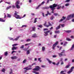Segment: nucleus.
Returning a JSON list of instances; mask_svg holds the SVG:
<instances>
[{
  "label": "nucleus",
  "instance_id": "1",
  "mask_svg": "<svg viewBox=\"0 0 74 74\" xmlns=\"http://www.w3.org/2000/svg\"><path fill=\"white\" fill-rule=\"evenodd\" d=\"M58 5V4H56L54 3L52 5H50L49 6V8L51 9L52 10V13H54V10L55 9V7H56V6Z\"/></svg>",
  "mask_w": 74,
  "mask_h": 74
},
{
  "label": "nucleus",
  "instance_id": "2",
  "mask_svg": "<svg viewBox=\"0 0 74 74\" xmlns=\"http://www.w3.org/2000/svg\"><path fill=\"white\" fill-rule=\"evenodd\" d=\"M15 13L13 15L14 17H15L16 19H22L21 17H20V16L17 14H18V12H16V11H15Z\"/></svg>",
  "mask_w": 74,
  "mask_h": 74
},
{
  "label": "nucleus",
  "instance_id": "3",
  "mask_svg": "<svg viewBox=\"0 0 74 74\" xmlns=\"http://www.w3.org/2000/svg\"><path fill=\"white\" fill-rule=\"evenodd\" d=\"M65 53V50H63L60 53H58V55L60 57H62V56H66Z\"/></svg>",
  "mask_w": 74,
  "mask_h": 74
},
{
  "label": "nucleus",
  "instance_id": "4",
  "mask_svg": "<svg viewBox=\"0 0 74 74\" xmlns=\"http://www.w3.org/2000/svg\"><path fill=\"white\" fill-rule=\"evenodd\" d=\"M20 3V1L19 0L17 1L15 3V5L17 8L19 9L21 8L20 6L19 5Z\"/></svg>",
  "mask_w": 74,
  "mask_h": 74
},
{
  "label": "nucleus",
  "instance_id": "5",
  "mask_svg": "<svg viewBox=\"0 0 74 74\" xmlns=\"http://www.w3.org/2000/svg\"><path fill=\"white\" fill-rule=\"evenodd\" d=\"M74 14H72L69 15H68L67 18V20H70V19H71V18H74Z\"/></svg>",
  "mask_w": 74,
  "mask_h": 74
},
{
  "label": "nucleus",
  "instance_id": "6",
  "mask_svg": "<svg viewBox=\"0 0 74 74\" xmlns=\"http://www.w3.org/2000/svg\"><path fill=\"white\" fill-rule=\"evenodd\" d=\"M35 68H36L33 69V71H38V70L41 69V68L38 66H36Z\"/></svg>",
  "mask_w": 74,
  "mask_h": 74
},
{
  "label": "nucleus",
  "instance_id": "7",
  "mask_svg": "<svg viewBox=\"0 0 74 74\" xmlns=\"http://www.w3.org/2000/svg\"><path fill=\"white\" fill-rule=\"evenodd\" d=\"M58 44H59V42L58 41H57L55 44H53V49H54V50L55 49V48L56 47L57 45H58Z\"/></svg>",
  "mask_w": 74,
  "mask_h": 74
},
{
  "label": "nucleus",
  "instance_id": "8",
  "mask_svg": "<svg viewBox=\"0 0 74 74\" xmlns=\"http://www.w3.org/2000/svg\"><path fill=\"white\" fill-rule=\"evenodd\" d=\"M24 70H24V71H25V73H26V72H27V71H26L27 70H32V68L31 67L28 68V67H27L24 68Z\"/></svg>",
  "mask_w": 74,
  "mask_h": 74
},
{
  "label": "nucleus",
  "instance_id": "9",
  "mask_svg": "<svg viewBox=\"0 0 74 74\" xmlns=\"http://www.w3.org/2000/svg\"><path fill=\"white\" fill-rule=\"evenodd\" d=\"M50 32V30H48L47 31H45L44 32V35L45 36H47L48 35L49 33V32Z\"/></svg>",
  "mask_w": 74,
  "mask_h": 74
},
{
  "label": "nucleus",
  "instance_id": "10",
  "mask_svg": "<svg viewBox=\"0 0 74 74\" xmlns=\"http://www.w3.org/2000/svg\"><path fill=\"white\" fill-rule=\"evenodd\" d=\"M11 58L12 59H13V60H16L17 59L18 57L16 56H12L11 57Z\"/></svg>",
  "mask_w": 74,
  "mask_h": 74
},
{
  "label": "nucleus",
  "instance_id": "11",
  "mask_svg": "<svg viewBox=\"0 0 74 74\" xmlns=\"http://www.w3.org/2000/svg\"><path fill=\"white\" fill-rule=\"evenodd\" d=\"M20 36H18V37H17L16 38L14 39L13 40V41H17L18 39H19V38L20 37Z\"/></svg>",
  "mask_w": 74,
  "mask_h": 74
},
{
  "label": "nucleus",
  "instance_id": "12",
  "mask_svg": "<svg viewBox=\"0 0 74 74\" xmlns=\"http://www.w3.org/2000/svg\"><path fill=\"white\" fill-rule=\"evenodd\" d=\"M58 6V7L57 8V10H59V9H60L62 7V6L60 5H57V7Z\"/></svg>",
  "mask_w": 74,
  "mask_h": 74
},
{
  "label": "nucleus",
  "instance_id": "13",
  "mask_svg": "<svg viewBox=\"0 0 74 74\" xmlns=\"http://www.w3.org/2000/svg\"><path fill=\"white\" fill-rule=\"evenodd\" d=\"M60 31L59 30H57V31H55V33H56V34H59L60 33Z\"/></svg>",
  "mask_w": 74,
  "mask_h": 74
},
{
  "label": "nucleus",
  "instance_id": "14",
  "mask_svg": "<svg viewBox=\"0 0 74 74\" xmlns=\"http://www.w3.org/2000/svg\"><path fill=\"white\" fill-rule=\"evenodd\" d=\"M16 48H17V47H12V50H15L16 49Z\"/></svg>",
  "mask_w": 74,
  "mask_h": 74
},
{
  "label": "nucleus",
  "instance_id": "15",
  "mask_svg": "<svg viewBox=\"0 0 74 74\" xmlns=\"http://www.w3.org/2000/svg\"><path fill=\"white\" fill-rule=\"evenodd\" d=\"M32 37L33 38H36V37H37V36L36 35V34H35L33 35L32 36Z\"/></svg>",
  "mask_w": 74,
  "mask_h": 74
},
{
  "label": "nucleus",
  "instance_id": "16",
  "mask_svg": "<svg viewBox=\"0 0 74 74\" xmlns=\"http://www.w3.org/2000/svg\"><path fill=\"white\" fill-rule=\"evenodd\" d=\"M48 25H47L48 27L49 26H52V25L51 24V23H50V22H48Z\"/></svg>",
  "mask_w": 74,
  "mask_h": 74
},
{
  "label": "nucleus",
  "instance_id": "17",
  "mask_svg": "<svg viewBox=\"0 0 74 74\" xmlns=\"http://www.w3.org/2000/svg\"><path fill=\"white\" fill-rule=\"evenodd\" d=\"M0 22H5V20H4L3 19L0 18Z\"/></svg>",
  "mask_w": 74,
  "mask_h": 74
},
{
  "label": "nucleus",
  "instance_id": "18",
  "mask_svg": "<svg viewBox=\"0 0 74 74\" xmlns=\"http://www.w3.org/2000/svg\"><path fill=\"white\" fill-rule=\"evenodd\" d=\"M7 17H8V18H11V15L10 14L7 13Z\"/></svg>",
  "mask_w": 74,
  "mask_h": 74
},
{
  "label": "nucleus",
  "instance_id": "19",
  "mask_svg": "<svg viewBox=\"0 0 74 74\" xmlns=\"http://www.w3.org/2000/svg\"><path fill=\"white\" fill-rule=\"evenodd\" d=\"M60 28V25H59L58 27H56V30H58V29H59Z\"/></svg>",
  "mask_w": 74,
  "mask_h": 74
},
{
  "label": "nucleus",
  "instance_id": "20",
  "mask_svg": "<svg viewBox=\"0 0 74 74\" xmlns=\"http://www.w3.org/2000/svg\"><path fill=\"white\" fill-rule=\"evenodd\" d=\"M74 44H73L72 46L71 49H70V51H72V50H73V49H74Z\"/></svg>",
  "mask_w": 74,
  "mask_h": 74
},
{
  "label": "nucleus",
  "instance_id": "21",
  "mask_svg": "<svg viewBox=\"0 0 74 74\" xmlns=\"http://www.w3.org/2000/svg\"><path fill=\"white\" fill-rule=\"evenodd\" d=\"M36 27H32V30L34 32H35V30L36 29Z\"/></svg>",
  "mask_w": 74,
  "mask_h": 74
},
{
  "label": "nucleus",
  "instance_id": "22",
  "mask_svg": "<svg viewBox=\"0 0 74 74\" xmlns=\"http://www.w3.org/2000/svg\"><path fill=\"white\" fill-rule=\"evenodd\" d=\"M47 60H48V62H49V63L50 64H51V63H52V61L50 60H49V59H48V58H47Z\"/></svg>",
  "mask_w": 74,
  "mask_h": 74
},
{
  "label": "nucleus",
  "instance_id": "23",
  "mask_svg": "<svg viewBox=\"0 0 74 74\" xmlns=\"http://www.w3.org/2000/svg\"><path fill=\"white\" fill-rule=\"evenodd\" d=\"M44 25L45 26V27H48L47 26V25H47V22L46 21H45V23L44 24Z\"/></svg>",
  "mask_w": 74,
  "mask_h": 74
},
{
  "label": "nucleus",
  "instance_id": "24",
  "mask_svg": "<svg viewBox=\"0 0 74 74\" xmlns=\"http://www.w3.org/2000/svg\"><path fill=\"white\" fill-rule=\"evenodd\" d=\"M12 7V6H10L6 8V10H8V9H10V8H11Z\"/></svg>",
  "mask_w": 74,
  "mask_h": 74
},
{
  "label": "nucleus",
  "instance_id": "25",
  "mask_svg": "<svg viewBox=\"0 0 74 74\" xmlns=\"http://www.w3.org/2000/svg\"><path fill=\"white\" fill-rule=\"evenodd\" d=\"M71 32V30H67V31H65V32H66V33H70Z\"/></svg>",
  "mask_w": 74,
  "mask_h": 74
},
{
  "label": "nucleus",
  "instance_id": "26",
  "mask_svg": "<svg viewBox=\"0 0 74 74\" xmlns=\"http://www.w3.org/2000/svg\"><path fill=\"white\" fill-rule=\"evenodd\" d=\"M32 73H33L36 74H39V73L37 72L36 71H32Z\"/></svg>",
  "mask_w": 74,
  "mask_h": 74
},
{
  "label": "nucleus",
  "instance_id": "27",
  "mask_svg": "<svg viewBox=\"0 0 74 74\" xmlns=\"http://www.w3.org/2000/svg\"><path fill=\"white\" fill-rule=\"evenodd\" d=\"M49 8L48 7H45L42 8V9H49Z\"/></svg>",
  "mask_w": 74,
  "mask_h": 74
},
{
  "label": "nucleus",
  "instance_id": "28",
  "mask_svg": "<svg viewBox=\"0 0 74 74\" xmlns=\"http://www.w3.org/2000/svg\"><path fill=\"white\" fill-rule=\"evenodd\" d=\"M8 55V52L7 51H6L4 53V55L5 56H7Z\"/></svg>",
  "mask_w": 74,
  "mask_h": 74
},
{
  "label": "nucleus",
  "instance_id": "29",
  "mask_svg": "<svg viewBox=\"0 0 74 74\" xmlns=\"http://www.w3.org/2000/svg\"><path fill=\"white\" fill-rule=\"evenodd\" d=\"M1 71H2V72H3V73H5V69L3 68L2 70H1Z\"/></svg>",
  "mask_w": 74,
  "mask_h": 74
},
{
  "label": "nucleus",
  "instance_id": "30",
  "mask_svg": "<svg viewBox=\"0 0 74 74\" xmlns=\"http://www.w3.org/2000/svg\"><path fill=\"white\" fill-rule=\"evenodd\" d=\"M45 47H42V50L43 51H45Z\"/></svg>",
  "mask_w": 74,
  "mask_h": 74
},
{
  "label": "nucleus",
  "instance_id": "31",
  "mask_svg": "<svg viewBox=\"0 0 74 74\" xmlns=\"http://www.w3.org/2000/svg\"><path fill=\"white\" fill-rule=\"evenodd\" d=\"M54 18V17L52 16L51 17H50V19L51 20H53V19Z\"/></svg>",
  "mask_w": 74,
  "mask_h": 74
},
{
  "label": "nucleus",
  "instance_id": "32",
  "mask_svg": "<svg viewBox=\"0 0 74 74\" xmlns=\"http://www.w3.org/2000/svg\"><path fill=\"white\" fill-rule=\"evenodd\" d=\"M66 40L67 41H71V40L70 39V38H66Z\"/></svg>",
  "mask_w": 74,
  "mask_h": 74
},
{
  "label": "nucleus",
  "instance_id": "33",
  "mask_svg": "<svg viewBox=\"0 0 74 74\" xmlns=\"http://www.w3.org/2000/svg\"><path fill=\"white\" fill-rule=\"evenodd\" d=\"M70 65H67L66 66H65V68L66 69H68V68H69V67H70Z\"/></svg>",
  "mask_w": 74,
  "mask_h": 74
},
{
  "label": "nucleus",
  "instance_id": "34",
  "mask_svg": "<svg viewBox=\"0 0 74 74\" xmlns=\"http://www.w3.org/2000/svg\"><path fill=\"white\" fill-rule=\"evenodd\" d=\"M74 69V66H72L71 67V68L70 69V70L72 71H73V69Z\"/></svg>",
  "mask_w": 74,
  "mask_h": 74
},
{
  "label": "nucleus",
  "instance_id": "35",
  "mask_svg": "<svg viewBox=\"0 0 74 74\" xmlns=\"http://www.w3.org/2000/svg\"><path fill=\"white\" fill-rule=\"evenodd\" d=\"M72 71H71V70H70V71H69L68 72H67V73L68 74H70L71 73V72H72Z\"/></svg>",
  "mask_w": 74,
  "mask_h": 74
},
{
  "label": "nucleus",
  "instance_id": "36",
  "mask_svg": "<svg viewBox=\"0 0 74 74\" xmlns=\"http://www.w3.org/2000/svg\"><path fill=\"white\" fill-rule=\"evenodd\" d=\"M45 3V1H43L41 3V4L39 5H40L41 6V5H43Z\"/></svg>",
  "mask_w": 74,
  "mask_h": 74
},
{
  "label": "nucleus",
  "instance_id": "37",
  "mask_svg": "<svg viewBox=\"0 0 74 74\" xmlns=\"http://www.w3.org/2000/svg\"><path fill=\"white\" fill-rule=\"evenodd\" d=\"M38 61H39L40 62H42V60H41V58H39L38 59Z\"/></svg>",
  "mask_w": 74,
  "mask_h": 74
},
{
  "label": "nucleus",
  "instance_id": "38",
  "mask_svg": "<svg viewBox=\"0 0 74 74\" xmlns=\"http://www.w3.org/2000/svg\"><path fill=\"white\" fill-rule=\"evenodd\" d=\"M67 44V42H65L64 45V47H65V46H66V45Z\"/></svg>",
  "mask_w": 74,
  "mask_h": 74
},
{
  "label": "nucleus",
  "instance_id": "39",
  "mask_svg": "<svg viewBox=\"0 0 74 74\" xmlns=\"http://www.w3.org/2000/svg\"><path fill=\"white\" fill-rule=\"evenodd\" d=\"M38 27H40V28H42V26L41 25H37Z\"/></svg>",
  "mask_w": 74,
  "mask_h": 74
},
{
  "label": "nucleus",
  "instance_id": "40",
  "mask_svg": "<svg viewBox=\"0 0 74 74\" xmlns=\"http://www.w3.org/2000/svg\"><path fill=\"white\" fill-rule=\"evenodd\" d=\"M31 44V43L26 44L25 45V46H27V45H30Z\"/></svg>",
  "mask_w": 74,
  "mask_h": 74
},
{
  "label": "nucleus",
  "instance_id": "41",
  "mask_svg": "<svg viewBox=\"0 0 74 74\" xmlns=\"http://www.w3.org/2000/svg\"><path fill=\"white\" fill-rule=\"evenodd\" d=\"M18 45V44H14V45H12V46L13 47H14V46H16V45Z\"/></svg>",
  "mask_w": 74,
  "mask_h": 74
},
{
  "label": "nucleus",
  "instance_id": "42",
  "mask_svg": "<svg viewBox=\"0 0 74 74\" xmlns=\"http://www.w3.org/2000/svg\"><path fill=\"white\" fill-rule=\"evenodd\" d=\"M26 60L25 59L24 60V61H23V63H26Z\"/></svg>",
  "mask_w": 74,
  "mask_h": 74
},
{
  "label": "nucleus",
  "instance_id": "43",
  "mask_svg": "<svg viewBox=\"0 0 74 74\" xmlns=\"http://www.w3.org/2000/svg\"><path fill=\"white\" fill-rule=\"evenodd\" d=\"M27 54L28 55L29 54V53H30V51H29V50H27Z\"/></svg>",
  "mask_w": 74,
  "mask_h": 74
},
{
  "label": "nucleus",
  "instance_id": "44",
  "mask_svg": "<svg viewBox=\"0 0 74 74\" xmlns=\"http://www.w3.org/2000/svg\"><path fill=\"white\" fill-rule=\"evenodd\" d=\"M31 41V40L30 39H28L27 40H26L27 42H28L29 41Z\"/></svg>",
  "mask_w": 74,
  "mask_h": 74
},
{
  "label": "nucleus",
  "instance_id": "45",
  "mask_svg": "<svg viewBox=\"0 0 74 74\" xmlns=\"http://www.w3.org/2000/svg\"><path fill=\"white\" fill-rule=\"evenodd\" d=\"M47 30H48V28L44 29H43L44 31H47Z\"/></svg>",
  "mask_w": 74,
  "mask_h": 74
},
{
  "label": "nucleus",
  "instance_id": "46",
  "mask_svg": "<svg viewBox=\"0 0 74 74\" xmlns=\"http://www.w3.org/2000/svg\"><path fill=\"white\" fill-rule=\"evenodd\" d=\"M24 48V45H22L20 47V48H21V49H23V48Z\"/></svg>",
  "mask_w": 74,
  "mask_h": 74
},
{
  "label": "nucleus",
  "instance_id": "47",
  "mask_svg": "<svg viewBox=\"0 0 74 74\" xmlns=\"http://www.w3.org/2000/svg\"><path fill=\"white\" fill-rule=\"evenodd\" d=\"M16 53V51H15L14 50H13V51H12V53H11V54H13V53Z\"/></svg>",
  "mask_w": 74,
  "mask_h": 74
},
{
  "label": "nucleus",
  "instance_id": "48",
  "mask_svg": "<svg viewBox=\"0 0 74 74\" xmlns=\"http://www.w3.org/2000/svg\"><path fill=\"white\" fill-rule=\"evenodd\" d=\"M63 21V19L62 18L59 21V22H62Z\"/></svg>",
  "mask_w": 74,
  "mask_h": 74
},
{
  "label": "nucleus",
  "instance_id": "49",
  "mask_svg": "<svg viewBox=\"0 0 74 74\" xmlns=\"http://www.w3.org/2000/svg\"><path fill=\"white\" fill-rule=\"evenodd\" d=\"M62 18H63V20H64V19H66V17H64V16H63V17H62Z\"/></svg>",
  "mask_w": 74,
  "mask_h": 74
},
{
  "label": "nucleus",
  "instance_id": "50",
  "mask_svg": "<svg viewBox=\"0 0 74 74\" xmlns=\"http://www.w3.org/2000/svg\"><path fill=\"white\" fill-rule=\"evenodd\" d=\"M41 6L40 5H38V7H37V8H36V9H38V8L40 7V6Z\"/></svg>",
  "mask_w": 74,
  "mask_h": 74
},
{
  "label": "nucleus",
  "instance_id": "51",
  "mask_svg": "<svg viewBox=\"0 0 74 74\" xmlns=\"http://www.w3.org/2000/svg\"><path fill=\"white\" fill-rule=\"evenodd\" d=\"M47 13L48 14V15H51V13H49V11L47 12Z\"/></svg>",
  "mask_w": 74,
  "mask_h": 74
},
{
  "label": "nucleus",
  "instance_id": "52",
  "mask_svg": "<svg viewBox=\"0 0 74 74\" xmlns=\"http://www.w3.org/2000/svg\"><path fill=\"white\" fill-rule=\"evenodd\" d=\"M27 26H26V25H22V27H27Z\"/></svg>",
  "mask_w": 74,
  "mask_h": 74
},
{
  "label": "nucleus",
  "instance_id": "53",
  "mask_svg": "<svg viewBox=\"0 0 74 74\" xmlns=\"http://www.w3.org/2000/svg\"><path fill=\"white\" fill-rule=\"evenodd\" d=\"M54 15H55V16H57V15H58V13H54Z\"/></svg>",
  "mask_w": 74,
  "mask_h": 74
},
{
  "label": "nucleus",
  "instance_id": "54",
  "mask_svg": "<svg viewBox=\"0 0 74 74\" xmlns=\"http://www.w3.org/2000/svg\"><path fill=\"white\" fill-rule=\"evenodd\" d=\"M70 0H66V1L65 2H66V3H68L69 2V1H70Z\"/></svg>",
  "mask_w": 74,
  "mask_h": 74
},
{
  "label": "nucleus",
  "instance_id": "55",
  "mask_svg": "<svg viewBox=\"0 0 74 74\" xmlns=\"http://www.w3.org/2000/svg\"><path fill=\"white\" fill-rule=\"evenodd\" d=\"M61 27H64V24H61Z\"/></svg>",
  "mask_w": 74,
  "mask_h": 74
},
{
  "label": "nucleus",
  "instance_id": "56",
  "mask_svg": "<svg viewBox=\"0 0 74 74\" xmlns=\"http://www.w3.org/2000/svg\"><path fill=\"white\" fill-rule=\"evenodd\" d=\"M69 3H66L65 5V6H69Z\"/></svg>",
  "mask_w": 74,
  "mask_h": 74
},
{
  "label": "nucleus",
  "instance_id": "57",
  "mask_svg": "<svg viewBox=\"0 0 74 74\" xmlns=\"http://www.w3.org/2000/svg\"><path fill=\"white\" fill-rule=\"evenodd\" d=\"M5 3H6L7 4H8L10 5L11 4V3L10 2H5Z\"/></svg>",
  "mask_w": 74,
  "mask_h": 74
},
{
  "label": "nucleus",
  "instance_id": "58",
  "mask_svg": "<svg viewBox=\"0 0 74 74\" xmlns=\"http://www.w3.org/2000/svg\"><path fill=\"white\" fill-rule=\"evenodd\" d=\"M64 72V71H62L60 72V74H63V73Z\"/></svg>",
  "mask_w": 74,
  "mask_h": 74
},
{
  "label": "nucleus",
  "instance_id": "59",
  "mask_svg": "<svg viewBox=\"0 0 74 74\" xmlns=\"http://www.w3.org/2000/svg\"><path fill=\"white\" fill-rule=\"evenodd\" d=\"M11 71L10 72V74H12V69H10Z\"/></svg>",
  "mask_w": 74,
  "mask_h": 74
},
{
  "label": "nucleus",
  "instance_id": "60",
  "mask_svg": "<svg viewBox=\"0 0 74 74\" xmlns=\"http://www.w3.org/2000/svg\"><path fill=\"white\" fill-rule=\"evenodd\" d=\"M64 64V62H63V61H62L61 63V65H62V64Z\"/></svg>",
  "mask_w": 74,
  "mask_h": 74
},
{
  "label": "nucleus",
  "instance_id": "61",
  "mask_svg": "<svg viewBox=\"0 0 74 74\" xmlns=\"http://www.w3.org/2000/svg\"><path fill=\"white\" fill-rule=\"evenodd\" d=\"M10 40H13H13H14L13 38H10Z\"/></svg>",
  "mask_w": 74,
  "mask_h": 74
},
{
  "label": "nucleus",
  "instance_id": "62",
  "mask_svg": "<svg viewBox=\"0 0 74 74\" xmlns=\"http://www.w3.org/2000/svg\"><path fill=\"white\" fill-rule=\"evenodd\" d=\"M61 8L62 9H64V5L62 6V7H61Z\"/></svg>",
  "mask_w": 74,
  "mask_h": 74
},
{
  "label": "nucleus",
  "instance_id": "63",
  "mask_svg": "<svg viewBox=\"0 0 74 74\" xmlns=\"http://www.w3.org/2000/svg\"><path fill=\"white\" fill-rule=\"evenodd\" d=\"M57 56L56 55L53 56V58H56Z\"/></svg>",
  "mask_w": 74,
  "mask_h": 74
},
{
  "label": "nucleus",
  "instance_id": "64",
  "mask_svg": "<svg viewBox=\"0 0 74 74\" xmlns=\"http://www.w3.org/2000/svg\"><path fill=\"white\" fill-rule=\"evenodd\" d=\"M12 7L13 8H15V6L14 5H13Z\"/></svg>",
  "mask_w": 74,
  "mask_h": 74
}]
</instances>
